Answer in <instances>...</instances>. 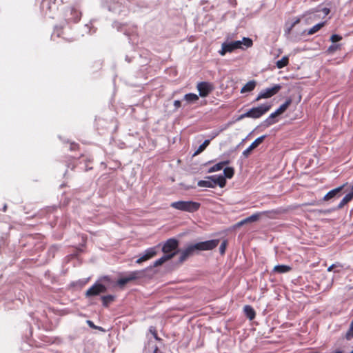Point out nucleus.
<instances>
[{
    "instance_id": "obj_1",
    "label": "nucleus",
    "mask_w": 353,
    "mask_h": 353,
    "mask_svg": "<svg viewBox=\"0 0 353 353\" xmlns=\"http://www.w3.org/2000/svg\"><path fill=\"white\" fill-rule=\"evenodd\" d=\"M253 41L251 39L243 37L242 41H235L232 42H225L222 43L221 50L219 54L224 56L227 52H232L236 49H245L252 47Z\"/></svg>"
},
{
    "instance_id": "obj_2",
    "label": "nucleus",
    "mask_w": 353,
    "mask_h": 353,
    "mask_svg": "<svg viewBox=\"0 0 353 353\" xmlns=\"http://www.w3.org/2000/svg\"><path fill=\"white\" fill-rule=\"evenodd\" d=\"M272 108V104L264 103L258 107L252 108L248 112L239 116L238 120L244 118L259 119L268 112Z\"/></svg>"
},
{
    "instance_id": "obj_3",
    "label": "nucleus",
    "mask_w": 353,
    "mask_h": 353,
    "mask_svg": "<svg viewBox=\"0 0 353 353\" xmlns=\"http://www.w3.org/2000/svg\"><path fill=\"white\" fill-rule=\"evenodd\" d=\"M170 207L180 211L193 213L199 210L201 203L192 201H179L171 203Z\"/></svg>"
},
{
    "instance_id": "obj_4",
    "label": "nucleus",
    "mask_w": 353,
    "mask_h": 353,
    "mask_svg": "<svg viewBox=\"0 0 353 353\" xmlns=\"http://www.w3.org/2000/svg\"><path fill=\"white\" fill-rule=\"evenodd\" d=\"M143 275V272L141 271H133L130 272L127 276L124 277L119 278L117 280V285L120 288H123L125 285L128 283L131 282L132 281H135L138 279H140Z\"/></svg>"
},
{
    "instance_id": "obj_5",
    "label": "nucleus",
    "mask_w": 353,
    "mask_h": 353,
    "mask_svg": "<svg viewBox=\"0 0 353 353\" xmlns=\"http://www.w3.org/2000/svg\"><path fill=\"white\" fill-rule=\"evenodd\" d=\"M281 85L276 84L272 88L262 90L256 97L254 101H259L262 99H268L276 94L281 89Z\"/></svg>"
},
{
    "instance_id": "obj_6",
    "label": "nucleus",
    "mask_w": 353,
    "mask_h": 353,
    "mask_svg": "<svg viewBox=\"0 0 353 353\" xmlns=\"http://www.w3.org/2000/svg\"><path fill=\"white\" fill-rule=\"evenodd\" d=\"M196 88L200 97H206L214 90V87L212 83L201 81L197 83Z\"/></svg>"
},
{
    "instance_id": "obj_7",
    "label": "nucleus",
    "mask_w": 353,
    "mask_h": 353,
    "mask_svg": "<svg viewBox=\"0 0 353 353\" xmlns=\"http://www.w3.org/2000/svg\"><path fill=\"white\" fill-rule=\"evenodd\" d=\"M219 239H213L195 243L194 248L197 251L212 250L219 245Z\"/></svg>"
},
{
    "instance_id": "obj_8",
    "label": "nucleus",
    "mask_w": 353,
    "mask_h": 353,
    "mask_svg": "<svg viewBox=\"0 0 353 353\" xmlns=\"http://www.w3.org/2000/svg\"><path fill=\"white\" fill-rule=\"evenodd\" d=\"M178 246L179 241L174 238H171L165 242L162 248V251L165 254H169L173 252H175L176 254V252L175 250L177 249Z\"/></svg>"
},
{
    "instance_id": "obj_9",
    "label": "nucleus",
    "mask_w": 353,
    "mask_h": 353,
    "mask_svg": "<svg viewBox=\"0 0 353 353\" xmlns=\"http://www.w3.org/2000/svg\"><path fill=\"white\" fill-rule=\"evenodd\" d=\"M107 288L104 285L101 283H94L85 292V296L90 297L92 296H97L101 293L105 292Z\"/></svg>"
},
{
    "instance_id": "obj_10",
    "label": "nucleus",
    "mask_w": 353,
    "mask_h": 353,
    "mask_svg": "<svg viewBox=\"0 0 353 353\" xmlns=\"http://www.w3.org/2000/svg\"><path fill=\"white\" fill-rule=\"evenodd\" d=\"M196 251V249L194 248V244L188 245V247L185 249L180 251L179 263H183L189 257L194 255Z\"/></svg>"
},
{
    "instance_id": "obj_11",
    "label": "nucleus",
    "mask_w": 353,
    "mask_h": 353,
    "mask_svg": "<svg viewBox=\"0 0 353 353\" xmlns=\"http://www.w3.org/2000/svg\"><path fill=\"white\" fill-rule=\"evenodd\" d=\"M157 251L156 247L150 248L147 249L145 251L144 254L136 261V263L137 264H141L143 261H148V260L153 258L154 256H155L157 255Z\"/></svg>"
},
{
    "instance_id": "obj_12",
    "label": "nucleus",
    "mask_w": 353,
    "mask_h": 353,
    "mask_svg": "<svg viewBox=\"0 0 353 353\" xmlns=\"http://www.w3.org/2000/svg\"><path fill=\"white\" fill-rule=\"evenodd\" d=\"M266 137L265 135H263L261 137H258L256 139H255L252 143V144L246 149L243 152V155L245 157H249V155L250 154L251 152L256 148L261 143H263V141H264L265 138Z\"/></svg>"
},
{
    "instance_id": "obj_13",
    "label": "nucleus",
    "mask_w": 353,
    "mask_h": 353,
    "mask_svg": "<svg viewBox=\"0 0 353 353\" xmlns=\"http://www.w3.org/2000/svg\"><path fill=\"white\" fill-rule=\"evenodd\" d=\"M277 212L276 210H271V211H263L261 212H257L255 214H253L250 216L246 218V221H248V223L256 221L260 218L261 215H267L268 216H270V214H276Z\"/></svg>"
},
{
    "instance_id": "obj_14",
    "label": "nucleus",
    "mask_w": 353,
    "mask_h": 353,
    "mask_svg": "<svg viewBox=\"0 0 353 353\" xmlns=\"http://www.w3.org/2000/svg\"><path fill=\"white\" fill-rule=\"evenodd\" d=\"M208 178L212 181V183H214V187L219 185L220 188H223L226 185V179L222 175H213Z\"/></svg>"
},
{
    "instance_id": "obj_15",
    "label": "nucleus",
    "mask_w": 353,
    "mask_h": 353,
    "mask_svg": "<svg viewBox=\"0 0 353 353\" xmlns=\"http://www.w3.org/2000/svg\"><path fill=\"white\" fill-rule=\"evenodd\" d=\"M347 183H345L336 188H334L330 192H328L323 197V201H327L330 199L336 196L345 187Z\"/></svg>"
},
{
    "instance_id": "obj_16",
    "label": "nucleus",
    "mask_w": 353,
    "mask_h": 353,
    "mask_svg": "<svg viewBox=\"0 0 353 353\" xmlns=\"http://www.w3.org/2000/svg\"><path fill=\"white\" fill-rule=\"evenodd\" d=\"M229 163H230V161L229 160L221 161V162L214 165L211 168H210L208 171V173H212V172H216V171H219V170H222L224 166L228 165Z\"/></svg>"
},
{
    "instance_id": "obj_17",
    "label": "nucleus",
    "mask_w": 353,
    "mask_h": 353,
    "mask_svg": "<svg viewBox=\"0 0 353 353\" xmlns=\"http://www.w3.org/2000/svg\"><path fill=\"white\" fill-rule=\"evenodd\" d=\"M174 255H175V252H173V253H171V254H169L163 255L162 257H161L160 259H157V260H156L154 261L153 266L154 267H158L159 265H161L165 262H166L168 260H170L172 258H173Z\"/></svg>"
},
{
    "instance_id": "obj_18",
    "label": "nucleus",
    "mask_w": 353,
    "mask_h": 353,
    "mask_svg": "<svg viewBox=\"0 0 353 353\" xmlns=\"http://www.w3.org/2000/svg\"><path fill=\"white\" fill-rule=\"evenodd\" d=\"M70 15L72 17L70 18V19L72 20L74 23H77L81 19V12L75 8H71Z\"/></svg>"
},
{
    "instance_id": "obj_19",
    "label": "nucleus",
    "mask_w": 353,
    "mask_h": 353,
    "mask_svg": "<svg viewBox=\"0 0 353 353\" xmlns=\"http://www.w3.org/2000/svg\"><path fill=\"white\" fill-rule=\"evenodd\" d=\"M292 268L287 265H278L274 266L273 271L279 274H283L291 271Z\"/></svg>"
},
{
    "instance_id": "obj_20",
    "label": "nucleus",
    "mask_w": 353,
    "mask_h": 353,
    "mask_svg": "<svg viewBox=\"0 0 353 353\" xmlns=\"http://www.w3.org/2000/svg\"><path fill=\"white\" fill-rule=\"evenodd\" d=\"M243 311H244V313L246 315V316L250 320H253L255 318L256 312L252 306L248 305H245L243 307Z\"/></svg>"
},
{
    "instance_id": "obj_21",
    "label": "nucleus",
    "mask_w": 353,
    "mask_h": 353,
    "mask_svg": "<svg viewBox=\"0 0 353 353\" xmlns=\"http://www.w3.org/2000/svg\"><path fill=\"white\" fill-rule=\"evenodd\" d=\"M256 83L255 81H250L241 90V93H245L252 91L256 87Z\"/></svg>"
},
{
    "instance_id": "obj_22",
    "label": "nucleus",
    "mask_w": 353,
    "mask_h": 353,
    "mask_svg": "<svg viewBox=\"0 0 353 353\" xmlns=\"http://www.w3.org/2000/svg\"><path fill=\"white\" fill-rule=\"evenodd\" d=\"M279 115H280V114L277 112L276 110L274 112H272V114H270V116L264 121L265 125L270 126V125L275 123L277 121L275 120L274 119L276 117H278Z\"/></svg>"
},
{
    "instance_id": "obj_23",
    "label": "nucleus",
    "mask_w": 353,
    "mask_h": 353,
    "mask_svg": "<svg viewBox=\"0 0 353 353\" xmlns=\"http://www.w3.org/2000/svg\"><path fill=\"white\" fill-rule=\"evenodd\" d=\"M352 194H347L337 205V209H342L345 205L352 200Z\"/></svg>"
},
{
    "instance_id": "obj_24",
    "label": "nucleus",
    "mask_w": 353,
    "mask_h": 353,
    "mask_svg": "<svg viewBox=\"0 0 353 353\" xmlns=\"http://www.w3.org/2000/svg\"><path fill=\"white\" fill-rule=\"evenodd\" d=\"M292 102V99L288 98L285 101V102L283 104H282L281 105H280V107L276 110L277 112L279 114H281L283 112H285V110L288 108V107L291 105Z\"/></svg>"
},
{
    "instance_id": "obj_25",
    "label": "nucleus",
    "mask_w": 353,
    "mask_h": 353,
    "mask_svg": "<svg viewBox=\"0 0 353 353\" xmlns=\"http://www.w3.org/2000/svg\"><path fill=\"white\" fill-rule=\"evenodd\" d=\"M199 96L194 93H188L185 94L184 100H185L188 103H194L199 100Z\"/></svg>"
},
{
    "instance_id": "obj_26",
    "label": "nucleus",
    "mask_w": 353,
    "mask_h": 353,
    "mask_svg": "<svg viewBox=\"0 0 353 353\" xmlns=\"http://www.w3.org/2000/svg\"><path fill=\"white\" fill-rule=\"evenodd\" d=\"M289 63V59L287 56L282 57L281 59L278 60L276 63V65L279 69H281Z\"/></svg>"
},
{
    "instance_id": "obj_27",
    "label": "nucleus",
    "mask_w": 353,
    "mask_h": 353,
    "mask_svg": "<svg viewBox=\"0 0 353 353\" xmlns=\"http://www.w3.org/2000/svg\"><path fill=\"white\" fill-rule=\"evenodd\" d=\"M101 300L103 302V305L104 307H108V305L114 301V296L113 295H107L101 296Z\"/></svg>"
},
{
    "instance_id": "obj_28",
    "label": "nucleus",
    "mask_w": 353,
    "mask_h": 353,
    "mask_svg": "<svg viewBox=\"0 0 353 353\" xmlns=\"http://www.w3.org/2000/svg\"><path fill=\"white\" fill-rule=\"evenodd\" d=\"M324 26H325V22L319 23L314 26L312 28H311L310 30H308L307 34L312 35V34L317 32Z\"/></svg>"
},
{
    "instance_id": "obj_29",
    "label": "nucleus",
    "mask_w": 353,
    "mask_h": 353,
    "mask_svg": "<svg viewBox=\"0 0 353 353\" xmlns=\"http://www.w3.org/2000/svg\"><path fill=\"white\" fill-rule=\"evenodd\" d=\"M224 177L232 179L234 174V169L232 167H227L223 170Z\"/></svg>"
},
{
    "instance_id": "obj_30",
    "label": "nucleus",
    "mask_w": 353,
    "mask_h": 353,
    "mask_svg": "<svg viewBox=\"0 0 353 353\" xmlns=\"http://www.w3.org/2000/svg\"><path fill=\"white\" fill-rule=\"evenodd\" d=\"M198 185L199 187H205V188H214V183H212V181H205L201 180L198 182Z\"/></svg>"
},
{
    "instance_id": "obj_31",
    "label": "nucleus",
    "mask_w": 353,
    "mask_h": 353,
    "mask_svg": "<svg viewBox=\"0 0 353 353\" xmlns=\"http://www.w3.org/2000/svg\"><path fill=\"white\" fill-rule=\"evenodd\" d=\"M227 245H228V242H227V241H225H225H223L221 243V245H220V247H219V252H220V254H221V255H223V254H225V250H226V247H227Z\"/></svg>"
},
{
    "instance_id": "obj_32",
    "label": "nucleus",
    "mask_w": 353,
    "mask_h": 353,
    "mask_svg": "<svg viewBox=\"0 0 353 353\" xmlns=\"http://www.w3.org/2000/svg\"><path fill=\"white\" fill-rule=\"evenodd\" d=\"M340 49V45L339 44H333V45H331L328 49H327V51L330 52V53H332L334 52V51L337 50H339Z\"/></svg>"
},
{
    "instance_id": "obj_33",
    "label": "nucleus",
    "mask_w": 353,
    "mask_h": 353,
    "mask_svg": "<svg viewBox=\"0 0 353 353\" xmlns=\"http://www.w3.org/2000/svg\"><path fill=\"white\" fill-rule=\"evenodd\" d=\"M342 39V37L339 34H332L330 37V41L333 43L338 42Z\"/></svg>"
},
{
    "instance_id": "obj_34",
    "label": "nucleus",
    "mask_w": 353,
    "mask_h": 353,
    "mask_svg": "<svg viewBox=\"0 0 353 353\" xmlns=\"http://www.w3.org/2000/svg\"><path fill=\"white\" fill-rule=\"evenodd\" d=\"M301 19L299 18H296V20L290 25V26L288 28L287 32L289 34L293 28L298 23H299Z\"/></svg>"
},
{
    "instance_id": "obj_35",
    "label": "nucleus",
    "mask_w": 353,
    "mask_h": 353,
    "mask_svg": "<svg viewBox=\"0 0 353 353\" xmlns=\"http://www.w3.org/2000/svg\"><path fill=\"white\" fill-rule=\"evenodd\" d=\"M205 148L202 145V144L198 148V149L194 152L193 156H196L204 151Z\"/></svg>"
},
{
    "instance_id": "obj_36",
    "label": "nucleus",
    "mask_w": 353,
    "mask_h": 353,
    "mask_svg": "<svg viewBox=\"0 0 353 353\" xmlns=\"http://www.w3.org/2000/svg\"><path fill=\"white\" fill-rule=\"evenodd\" d=\"M336 267H341L342 268V265L339 263H337V264H332V265H330L328 268H327V271L328 272H330L332 271L334 268Z\"/></svg>"
},
{
    "instance_id": "obj_37",
    "label": "nucleus",
    "mask_w": 353,
    "mask_h": 353,
    "mask_svg": "<svg viewBox=\"0 0 353 353\" xmlns=\"http://www.w3.org/2000/svg\"><path fill=\"white\" fill-rule=\"evenodd\" d=\"M174 106L178 109L181 106V102L179 100H176L174 101Z\"/></svg>"
},
{
    "instance_id": "obj_38",
    "label": "nucleus",
    "mask_w": 353,
    "mask_h": 353,
    "mask_svg": "<svg viewBox=\"0 0 353 353\" xmlns=\"http://www.w3.org/2000/svg\"><path fill=\"white\" fill-rule=\"evenodd\" d=\"M79 144H77V143H71V145H70V149L72 150H77L79 148Z\"/></svg>"
},
{
    "instance_id": "obj_39",
    "label": "nucleus",
    "mask_w": 353,
    "mask_h": 353,
    "mask_svg": "<svg viewBox=\"0 0 353 353\" xmlns=\"http://www.w3.org/2000/svg\"><path fill=\"white\" fill-rule=\"evenodd\" d=\"M210 140H205L203 143L202 145L204 147V148H206L208 145L210 144Z\"/></svg>"
},
{
    "instance_id": "obj_40",
    "label": "nucleus",
    "mask_w": 353,
    "mask_h": 353,
    "mask_svg": "<svg viewBox=\"0 0 353 353\" xmlns=\"http://www.w3.org/2000/svg\"><path fill=\"white\" fill-rule=\"evenodd\" d=\"M247 223H248V221H246V219H243V220L241 221L240 222H239L237 225H238L239 226H241V225H243V224Z\"/></svg>"
},
{
    "instance_id": "obj_41",
    "label": "nucleus",
    "mask_w": 353,
    "mask_h": 353,
    "mask_svg": "<svg viewBox=\"0 0 353 353\" xmlns=\"http://www.w3.org/2000/svg\"><path fill=\"white\" fill-rule=\"evenodd\" d=\"M88 324L91 327L96 328V326L94 325L93 322H92L91 321H88Z\"/></svg>"
},
{
    "instance_id": "obj_42",
    "label": "nucleus",
    "mask_w": 353,
    "mask_h": 353,
    "mask_svg": "<svg viewBox=\"0 0 353 353\" xmlns=\"http://www.w3.org/2000/svg\"><path fill=\"white\" fill-rule=\"evenodd\" d=\"M150 332H152V334L154 335V338L156 339H158V336H157V331L155 330H154V331L152 332V329H150Z\"/></svg>"
},
{
    "instance_id": "obj_43",
    "label": "nucleus",
    "mask_w": 353,
    "mask_h": 353,
    "mask_svg": "<svg viewBox=\"0 0 353 353\" xmlns=\"http://www.w3.org/2000/svg\"><path fill=\"white\" fill-rule=\"evenodd\" d=\"M348 194H352V197L353 198V185L351 188V191Z\"/></svg>"
},
{
    "instance_id": "obj_44",
    "label": "nucleus",
    "mask_w": 353,
    "mask_h": 353,
    "mask_svg": "<svg viewBox=\"0 0 353 353\" xmlns=\"http://www.w3.org/2000/svg\"><path fill=\"white\" fill-rule=\"evenodd\" d=\"M350 353H353V350Z\"/></svg>"
}]
</instances>
